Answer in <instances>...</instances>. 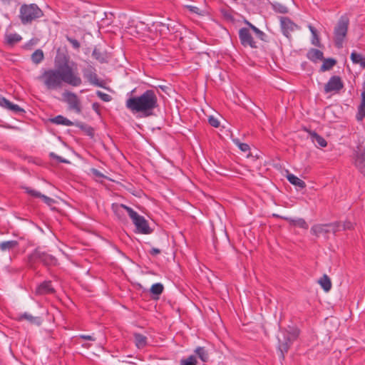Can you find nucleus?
Segmentation results:
<instances>
[{
  "label": "nucleus",
  "instance_id": "nucleus-1",
  "mask_svg": "<svg viewBox=\"0 0 365 365\" xmlns=\"http://www.w3.org/2000/svg\"><path fill=\"white\" fill-rule=\"evenodd\" d=\"M55 68L44 69L38 77L48 91H57L61 89L63 83L73 87H78L82 84V79L77 71L76 64L70 62L68 58L61 61L55 59Z\"/></svg>",
  "mask_w": 365,
  "mask_h": 365
},
{
  "label": "nucleus",
  "instance_id": "nucleus-2",
  "mask_svg": "<svg viewBox=\"0 0 365 365\" xmlns=\"http://www.w3.org/2000/svg\"><path fill=\"white\" fill-rule=\"evenodd\" d=\"M125 107L133 114L140 113L144 117L153 115L158 107L156 91L148 89L139 96L129 97L125 101Z\"/></svg>",
  "mask_w": 365,
  "mask_h": 365
},
{
  "label": "nucleus",
  "instance_id": "nucleus-3",
  "mask_svg": "<svg viewBox=\"0 0 365 365\" xmlns=\"http://www.w3.org/2000/svg\"><path fill=\"white\" fill-rule=\"evenodd\" d=\"M43 16V11L36 4H23L19 9V19L22 24H31Z\"/></svg>",
  "mask_w": 365,
  "mask_h": 365
},
{
  "label": "nucleus",
  "instance_id": "nucleus-4",
  "mask_svg": "<svg viewBox=\"0 0 365 365\" xmlns=\"http://www.w3.org/2000/svg\"><path fill=\"white\" fill-rule=\"evenodd\" d=\"M38 262L45 266H56L58 264V259L54 256L36 248L28 255V264L32 267Z\"/></svg>",
  "mask_w": 365,
  "mask_h": 365
},
{
  "label": "nucleus",
  "instance_id": "nucleus-5",
  "mask_svg": "<svg viewBox=\"0 0 365 365\" xmlns=\"http://www.w3.org/2000/svg\"><path fill=\"white\" fill-rule=\"evenodd\" d=\"M351 160L358 172L365 177V139L360 141L353 150Z\"/></svg>",
  "mask_w": 365,
  "mask_h": 365
},
{
  "label": "nucleus",
  "instance_id": "nucleus-6",
  "mask_svg": "<svg viewBox=\"0 0 365 365\" xmlns=\"http://www.w3.org/2000/svg\"><path fill=\"white\" fill-rule=\"evenodd\" d=\"M349 25V19L346 16H341L334 29V43L337 48H341L343 42L346 36L348 28Z\"/></svg>",
  "mask_w": 365,
  "mask_h": 365
},
{
  "label": "nucleus",
  "instance_id": "nucleus-7",
  "mask_svg": "<svg viewBox=\"0 0 365 365\" xmlns=\"http://www.w3.org/2000/svg\"><path fill=\"white\" fill-rule=\"evenodd\" d=\"M340 226L341 223L339 222H335L329 224L314 225L311 228V232L312 235L317 237L326 235L330 232L336 233V232L340 231Z\"/></svg>",
  "mask_w": 365,
  "mask_h": 365
},
{
  "label": "nucleus",
  "instance_id": "nucleus-8",
  "mask_svg": "<svg viewBox=\"0 0 365 365\" xmlns=\"http://www.w3.org/2000/svg\"><path fill=\"white\" fill-rule=\"evenodd\" d=\"M135 225L137 232L140 234L148 235L153 232L148 221L143 216L140 215L137 212H131V218Z\"/></svg>",
  "mask_w": 365,
  "mask_h": 365
},
{
  "label": "nucleus",
  "instance_id": "nucleus-9",
  "mask_svg": "<svg viewBox=\"0 0 365 365\" xmlns=\"http://www.w3.org/2000/svg\"><path fill=\"white\" fill-rule=\"evenodd\" d=\"M63 101L68 105L70 110L77 113H81V104L78 96L73 92L65 91L62 93Z\"/></svg>",
  "mask_w": 365,
  "mask_h": 365
},
{
  "label": "nucleus",
  "instance_id": "nucleus-10",
  "mask_svg": "<svg viewBox=\"0 0 365 365\" xmlns=\"http://www.w3.org/2000/svg\"><path fill=\"white\" fill-rule=\"evenodd\" d=\"M83 77L92 85L97 87L106 88V82L100 79L96 73V68L92 66H88L83 70Z\"/></svg>",
  "mask_w": 365,
  "mask_h": 365
},
{
  "label": "nucleus",
  "instance_id": "nucleus-11",
  "mask_svg": "<svg viewBox=\"0 0 365 365\" xmlns=\"http://www.w3.org/2000/svg\"><path fill=\"white\" fill-rule=\"evenodd\" d=\"M344 84L341 78L339 76H332L324 85V93H339L343 88Z\"/></svg>",
  "mask_w": 365,
  "mask_h": 365
},
{
  "label": "nucleus",
  "instance_id": "nucleus-12",
  "mask_svg": "<svg viewBox=\"0 0 365 365\" xmlns=\"http://www.w3.org/2000/svg\"><path fill=\"white\" fill-rule=\"evenodd\" d=\"M111 207L118 219L123 222H126V213L131 218V212H135L131 207L123 204L113 203Z\"/></svg>",
  "mask_w": 365,
  "mask_h": 365
},
{
  "label": "nucleus",
  "instance_id": "nucleus-13",
  "mask_svg": "<svg viewBox=\"0 0 365 365\" xmlns=\"http://www.w3.org/2000/svg\"><path fill=\"white\" fill-rule=\"evenodd\" d=\"M279 21L282 31L287 38H290L291 32L299 29L298 26L288 17L280 16Z\"/></svg>",
  "mask_w": 365,
  "mask_h": 365
},
{
  "label": "nucleus",
  "instance_id": "nucleus-14",
  "mask_svg": "<svg viewBox=\"0 0 365 365\" xmlns=\"http://www.w3.org/2000/svg\"><path fill=\"white\" fill-rule=\"evenodd\" d=\"M239 38L242 45L245 47L250 46L252 48H257L256 41H254L250 31L247 28H242L239 31Z\"/></svg>",
  "mask_w": 365,
  "mask_h": 365
},
{
  "label": "nucleus",
  "instance_id": "nucleus-15",
  "mask_svg": "<svg viewBox=\"0 0 365 365\" xmlns=\"http://www.w3.org/2000/svg\"><path fill=\"white\" fill-rule=\"evenodd\" d=\"M56 292L54 287L52 285V282L46 280L39 284L35 290L36 295H47L52 294Z\"/></svg>",
  "mask_w": 365,
  "mask_h": 365
},
{
  "label": "nucleus",
  "instance_id": "nucleus-16",
  "mask_svg": "<svg viewBox=\"0 0 365 365\" xmlns=\"http://www.w3.org/2000/svg\"><path fill=\"white\" fill-rule=\"evenodd\" d=\"M356 120H362L365 118V82L362 84V91L361 93V103L358 106Z\"/></svg>",
  "mask_w": 365,
  "mask_h": 365
},
{
  "label": "nucleus",
  "instance_id": "nucleus-17",
  "mask_svg": "<svg viewBox=\"0 0 365 365\" xmlns=\"http://www.w3.org/2000/svg\"><path fill=\"white\" fill-rule=\"evenodd\" d=\"M22 40V37L16 33H6L4 36V44L13 47Z\"/></svg>",
  "mask_w": 365,
  "mask_h": 365
},
{
  "label": "nucleus",
  "instance_id": "nucleus-18",
  "mask_svg": "<svg viewBox=\"0 0 365 365\" xmlns=\"http://www.w3.org/2000/svg\"><path fill=\"white\" fill-rule=\"evenodd\" d=\"M18 321L27 320L30 324L40 326L42 324V319L40 317H34L31 314L25 312L18 317Z\"/></svg>",
  "mask_w": 365,
  "mask_h": 365
},
{
  "label": "nucleus",
  "instance_id": "nucleus-19",
  "mask_svg": "<svg viewBox=\"0 0 365 365\" xmlns=\"http://www.w3.org/2000/svg\"><path fill=\"white\" fill-rule=\"evenodd\" d=\"M263 0H243V4L249 11H257L262 6Z\"/></svg>",
  "mask_w": 365,
  "mask_h": 365
},
{
  "label": "nucleus",
  "instance_id": "nucleus-20",
  "mask_svg": "<svg viewBox=\"0 0 365 365\" xmlns=\"http://www.w3.org/2000/svg\"><path fill=\"white\" fill-rule=\"evenodd\" d=\"M49 120L53 124L63 125L66 126H72L75 124V123L72 122L61 115H58L54 118H50Z\"/></svg>",
  "mask_w": 365,
  "mask_h": 365
},
{
  "label": "nucleus",
  "instance_id": "nucleus-21",
  "mask_svg": "<svg viewBox=\"0 0 365 365\" xmlns=\"http://www.w3.org/2000/svg\"><path fill=\"white\" fill-rule=\"evenodd\" d=\"M133 336L135 339V344L138 349H143L147 346L148 339L145 336L139 333H134Z\"/></svg>",
  "mask_w": 365,
  "mask_h": 365
},
{
  "label": "nucleus",
  "instance_id": "nucleus-22",
  "mask_svg": "<svg viewBox=\"0 0 365 365\" xmlns=\"http://www.w3.org/2000/svg\"><path fill=\"white\" fill-rule=\"evenodd\" d=\"M307 58L312 62H317V61L324 59V54L323 52L319 49L312 48L307 53Z\"/></svg>",
  "mask_w": 365,
  "mask_h": 365
},
{
  "label": "nucleus",
  "instance_id": "nucleus-23",
  "mask_svg": "<svg viewBox=\"0 0 365 365\" xmlns=\"http://www.w3.org/2000/svg\"><path fill=\"white\" fill-rule=\"evenodd\" d=\"M291 341L289 339H285L284 341L279 340L278 349L280 351V358L284 360V354L287 353L289 349Z\"/></svg>",
  "mask_w": 365,
  "mask_h": 365
},
{
  "label": "nucleus",
  "instance_id": "nucleus-24",
  "mask_svg": "<svg viewBox=\"0 0 365 365\" xmlns=\"http://www.w3.org/2000/svg\"><path fill=\"white\" fill-rule=\"evenodd\" d=\"M284 219L294 226H297L304 230H307L309 227L308 224L303 218L292 219L289 217H284Z\"/></svg>",
  "mask_w": 365,
  "mask_h": 365
},
{
  "label": "nucleus",
  "instance_id": "nucleus-25",
  "mask_svg": "<svg viewBox=\"0 0 365 365\" xmlns=\"http://www.w3.org/2000/svg\"><path fill=\"white\" fill-rule=\"evenodd\" d=\"M322 61H323V63L320 68L321 72L331 70L337 63L336 60L331 58H324Z\"/></svg>",
  "mask_w": 365,
  "mask_h": 365
},
{
  "label": "nucleus",
  "instance_id": "nucleus-26",
  "mask_svg": "<svg viewBox=\"0 0 365 365\" xmlns=\"http://www.w3.org/2000/svg\"><path fill=\"white\" fill-rule=\"evenodd\" d=\"M311 139L313 142L317 143L320 147L324 148L327 146V143L326 140L315 131H309Z\"/></svg>",
  "mask_w": 365,
  "mask_h": 365
},
{
  "label": "nucleus",
  "instance_id": "nucleus-27",
  "mask_svg": "<svg viewBox=\"0 0 365 365\" xmlns=\"http://www.w3.org/2000/svg\"><path fill=\"white\" fill-rule=\"evenodd\" d=\"M351 60L354 64H359L361 67L365 68V57H364L361 54L356 53V51H353L351 53Z\"/></svg>",
  "mask_w": 365,
  "mask_h": 365
},
{
  "label": "nucleus",
  "instance_id": "nucleus-28",
  "mask_svg": "<svg viewBox=\"0 0 365 365\" xmlns=\"http://www.w3.org/2000/svg\"><path fill=\"white\" fill-rule=\"evenodd\" d=\"M287 180L291 184L297 186L302 189L306 187L305 182L293 174H289L287 175Z\"/></svg>",
  "mask_w": 365,
  "mask_h": 365
},
{
  "label": "nucleus",
  "instance_id": "nucleus-29",
  "mask_svg": "<svg viewBox=\"0 0 365 365\" xmlns=\"http://www.w3.org/2000/svg\"><path fill=\"white\" fill-rule=\"evenodd\" d=\"M19 246L16 240L5 241L0 243V249L1 251L11 250Z\"/></svg>",
  "mask_w": 365,
  "mask_h": 365
},
{
  "label": "nucleus",
  "instance_id": "nucleus-30",
  "mask_svg": "<svg viewBox=\"0 0 365 365\" xmlns=\"http://www.w3.org/2000/svg\"><path fill=\"white\" fill-rule=\"evenodd\" d=\"M74 125L84 131L87 135L91 137L94 135V130L91 126L81 122H76Z\"/></svg>",
  "mask_w": 365,
  "mask_h": 365
},
{
  "label": "nucleus",
  "instance_id": "nucleus-31",
  "mask_svg": "<svg viewBox=\"0 0 365 365\" xmlns=\"http://www.w3.org/2000/svg\"><path fill=\"white\" fill-rule=\"evenodd\" d=\"M164 290V287L161 283H155L152 285L150 288V293L155 296L153 298L158 299L159 295H160Z\"/></svg>",
  "mask_w": 365,
  "mask_h": 365
},
{
  "label": "nucleus",
  "instance_id": "nucleus-32",
  "mask_svg": "<svg viewBox=\"0 0 365 365\" xmlns=\"http://www.w3.org/2000/svg\"><path fill=\"white\" fill-rule=\"evenodd\" d=\"M319 283L325 292H329L331 288V282L327 274L320 278Z\"/></svg>",
  "mask_w": 365,
  "mask_h": 365
},
{
  "label": "nucleus",
  "instance_id": "nucleus-33",
  "mask_svg": "<svg viewBox=\"0 0 365 365\" xmlns=\"http://www.w3.org/2000/svg\"><path fill=\"white\" fill-rule=\"evenodd\" d=\"M44 58L43 52L41 49L36 50L31 55V61L35 64L40 63Z\"/></svg>",
  "mask_w": 365,
  "mask_h": 365
},
{
  "label": "nucleus",
  "instance_id": "nucleus-34",
  "mask_svg": "<svg viewBox=\"0 0 365 365\" xmlns=\"http://www.w3.org/2000/svg\"><path fill=\"white\" fill-rule=\"evenodd\" d=\"M247 24L249 26V27L253 31V32L255 34L256 36L259 38L260 40L265 41H266V34L259 30L258 28H257L255 26L252 25L251 23L247 21Z\"/></svg>",
  "mask_w": 365,
  "mask_h": 365
},
{
  "label": "nucleus",
  "instance_id": "nucleus-35",
  "mask_svg": "<svg viewBox=\"0 0 365 365\" xmlns=\"http://www.w3.org/2000/svg\"><path fill=\"white\" fill-rule=\"evenodd\" d=\"M195 353L198 357L204 362H206L208 359V354L204 347L199 346L195 349Z\"/></svg>",
  "mask_w": 365,
  "mask_h": 365
},
{
  "label": "nucleus",
  "instance_id": "nucleus-36",
  "mask_svg": "<svg viewBox=\"0 0 365 365\" xmlns=\"http://www.w3.org/2000/svg\"><path fill=\"white\" fill-rule=\"evenodd\" d=\"M308 28L312 35V43L316 46H318V44L319 43V38L317 29L311 24H309L308 26Z\"/></svg>",
  "mask_w": 365,
  "mask_h": 365
},
{
  "label": "nucleus",
  "instance_id": "nucleus-37",
  "mask_svg": "<svg viewBox=\"0 0 365 365\" xmlns=\"http://www.w3.org/2000/svg\"><path fill=\"white\" fill-rule=\"evenodd\" d=\"M22 188L25 190V192L28 195H29L30 196H31L33 197H35V198H41V197L42 194L36 190H34V189H32L29 187H26V186L22 187Z\"/></svg>",
  "mask_w": 365,
  "mask_h": 365
},
{
  "label": "nucleus",
  "instance_id": "nucleus-38",
  "mask_svg": "<svg viewBox=\"0 0 365 365\" xmlns=\"http://www.w3.org/2000/svg\"><path fill=\"white\" fill-rule=\"evenodd\" d=\"M180 365H197V361L195 356H190L186 359H182L180 362Z\"/></svg>",
  "mask_w": 365,
  "mask_h": 365
},
{
  "label": "nucleus",
  "instance_id": "nucleus-39",
  "mask_svg": "<svg viewBox=\"0 0 365 365\" xmlns=\"http://www.w3.org/2000/svg\"><path fill=\"white\" fill-rule=\"evenodd\" d=\"M66 40L71 44L72 47L74 49L78 50L80 48L81 43L77 39L71 38L68 36H66Z\"/></svg>",
  "mask_w": 365,
  "mask_h": 365
},
{
  "label": "nucleus",
  "instance_id": "nucleus-40",
  "mask_svg": "<svg viewBox=\"0 0 365 365\" xmlns=\"http://www.w3.org/2000/svg\"><path fill=\"white\" fill-rule=\"evenodd\" d=\"M96 95L104 102H110L112 100V97L110 95L105 93L101 91H97Z\"/></svg>",
  "mask_w": 365,
  "mask_h": 365
},
{
  "label": "nucleus",
  "instance_id": "nucleus-41",
  "mask_svg": "<svg viewBox=\"0 0 365 365\" xmlns=\"http://www.w3.org/2000/svg\"><path fill=\"white\" fill-rule=\"evenodd\" d=\"M341 226L339 227L340 230H351L354 228V225L350 221H346L344 222H341Z\"/></svg>",
  "mask_w": 365,
  "mask_h": 365
},
{
  "label": "nucleus",
  "instance_id": "nucleus-42",
  "mask_svg": "<svg viewBox=\"0 0 365 365\" xmlns=\"http://www.w3.org/2000/svg\"><path fill=\"white\" fill-rule=\"evenodd\" d=\"M92 56L93 57L99 61L100 62H103L104 61V58L103 57H102V54L101 53V51L99 50H98L97 48H94L93 52H92Z\"/></svg>",
  "mask_w": 365,
  "mask_h": 365
},
{
  "label": "nucleus",
  "instance_id": "nucleus-43",
  "mask_svg": "<svg viewBox=\"0 0 365 365\" xmlns=\"http://www.w3.org/2000/svg\"><path fill=\"white\" fill-rule=\"evenodd\" d=\"M208 123L211 126L214 128H218L220 126L219 120L212 115L208 118Z\"/></svg>",
  "mask_w": 365,
  "mask_h": 365
},
{
  "label": "nucleus",
  "instance_id": "nucleus-44",
  "mask_svg": "<svg viewBox=\"0 0 365 365\" xmlns=\"http://www.w3.org/2000/svg\"><path fill=\"white\" fill-rule=\"evenodd\" d=\"M11 102L4 97L0 98V106L6 109H9Z\"/></svg>",
  "mask_w": 365,
  "mask_h": 365
},
{
  "label": "nucleus",
  "instance_id": "nucleus-45",
  "mask_svg": "<svg viewBox=\"0 0 365 365\" xmlns=\"http://www.w3.org/2000/svg\"><path fill=\"white\" fill-rule=\"evenodd\" d=\"M9 110L14 112L15 113H24V110L23 108H21L18 105L14 104L12 103H11Z\"/></svg>",
  "mask_w": 365,
  "mask_h": 365
},
{
  "label": "nucleus",
  "instance_id": "nucleus-46",
  "mask_svg": "<svg viewBox=\"0 0 365 365\" xmlns=\"http://www.w3.org/2000/svg\"><path fill=\"white\" fill-rule=\"evenodd\" d=\"M41 199L48 205L51 206L52 204L55 202V200L45 195H41Z\"/></svg>",
  "mask_w": 365,
  "mask_h": 365
},
{
  "label": "nucleus",
  "instance_id": "nucleus-47",
  "mask_svg": "<svg viewBox=\"0 0 365 365\" xmlns=\"http://www.w3.org/2000/svg\"><path fill=\"white\" fill-rule=\"evenodd\" d=\"M50 156L53 158V159H56L58 162L59 163H68V161L66 159H63V158H61V156H58L57 155H56L55 153H50Z\"/></svg>",
  "mask_w": 365,
  "mask_h": 365
},
{
  "label": "nucleus",
  "instance_id": "nucleus-48",
  "mask_svg": "<svg viewBox=\"0 0 365 365\" xmlns=\"http://www.w3.org/2000/svg\"><path fill=\"white\" fill-rule=\"evenodd\" d=\"M238 147L243 152H247L250 150V146L247 143H238Z\"/></svg>",
  "mask_w": 365,
  "mask_h": 365
},
{
  "label": "nucleus",
  "instance_id": "nucleus-49",
  "mask_svg": "<svg viewBox=\"0 0 365 365\" xmlns=\"http://www.w3.org/2000/svg\"><path fill=\"white\" fill-rule=\"evenodd\" d=\"M161 253V250L158 248L153 247L150 251L149 254L152 256H156Z\"/></svg>",
  "mask_w": 365,
  "mask_h": 365
},
{
  "label": "nucleus",
  "instance_id": "nucleus-50",
  "mask_svg": "<svg viewBox=\"0 0 365 365\" xmlns=\"http://www.w3.org/2000/svg\"><path fill=\"white\" fill-rule=\"evenodd\" d=\"M79 338L84 339V340L93 341L96 340V339L93 336L86 335V334H81L79 336Z\"/></svg>",
  "mask_w": 365,
  "mask_h": 365
},
{
  "label": "nucleus",
  "instance_id": "nucleus-51",
  "mask_svg": "<svg viewBox=\"0 0 365 365\" xmlns=\"http://www.w3.org/2000/svg\"><path fill=\"white\" fill-rule=\"evenodd\" d=\"M190 11H191L192 13H195V14H200V9L197 6H186Z\"/></svg>",
  "mask_w": 365,
  "mask_h": 365
},
{
  "label": "nucleus",
  "instance_id": "nucleus-52",
  "mask_svg": "<svg viewBox=\"0 0 365 365\" xmlns=\"http://www.w3.org/2000/svg\"><path fill=\"white\" fill-rule=\"evenodd\" d=\"M91 173L93 175L98 177V178H104V175L97 169L92 168Z\"/></svg>",
  "mask_w": 365,
  "mask_h": 365
},
{
  "label": "nucleus",
  "instance_id": "nucleus-53",
  "mask_svg": "<svg viewBox=\"0 0 365 365\" xmlns=\"http://www.w3.org/2000/svg\"><path fill=\"white\" fill-rule=\"evenodd\" d=\"M277 11L281 14H286L288 11V9L286 6L279 5V8L277 9Z\"/></svg>",
  "mask_w": 365,
  "mask_h": 365
},
{
  "label": "nucleus",
  "instance_id": "nucleus-54",
  "mask_svg": "<svg viewBox=\"0 0 365 365\" xmlns=\"http://www.w3.org/2000/svg\"><path fill=\"white\" fill-rule=\"evenodd\" d=\"M98 106H99V105H98V103H93V105H92L93 108L94 110H98Z\"/></svg>",
  "mask_w": 365,
  "mask_h": 365
},
{
  "label": "nucleus",
  "instance_id": "nucleus-55",
  "mask_svg": "<svg viewBox=\"0 0 365 365\" xmlns=\"http://www.w3.org/2000/svg\"><path fill=\"white\" fill-rule=\"evenodd\" d=\"M4 3H6V4H9L11 2V0H1Z\"/></svg>",
  "mask_w": 365,
  "mask_h": 365
}]
</instances>
